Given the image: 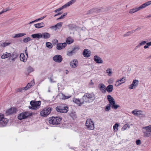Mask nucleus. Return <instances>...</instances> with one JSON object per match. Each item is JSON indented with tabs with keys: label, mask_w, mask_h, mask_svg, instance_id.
Segmentation results:
<instances>
[{
	"label": "nucleus",
	"mask_w": 151,
	"mask_h": 151,
	"mask_svg": "<svg viewBox=\"0 0 151 151\" xmlns=\"http://www.w3.org/2000/svg\"><path fill=\"white\" fill-rule=\"evenodd\" d=\"M31 36L33 38H38L40 39L42 38L41 33H37L34 34H32L31 35Z\"/></svg>",
	"instance_id": "25"
},
{
	"label": "nucleus",
	"mask_w": 151,
	"mask_h": 151,
	"mask_svg": "<svg viewBox=\"0 0 151 151\" xmlns=\"http://www.w3.org/2000/svg\"><path fill=\"white\" fill-rule=\"evenodd\" d=\"M113 86L111 85H109L106 88V91L109 93H111L113 90Z\"/></svg>",
	"instance_id": "27"
},
{
	"label": "nucleus",
	"mask_w": 151,
	"mask_h": 151,
	"mask_svg": "<svg viewBox=\"0 0 151 151\" xmlns=\"http://www.w3.org/2000/svg\"><path fill=\"white\" fill-rule=\"evenodd\" d=\"M24 90V88H19L17 90V91L19 92H22V91Z\"/></svg>",
	"instance_id": "53"
},
{
	"label": "nucleus",
	"mask_w": 151,
	"mask_h": 151,
	"mask_svg": "<svg viewBox=\"0 0 151 151\" xmlns=\"http://www.w3.org/2000/svg\"><path fill=\"white\" fill-rule=\"evenodd\" d=\"M63 24V23L62 22H59L56 24V25L58 27H61Z\"/></svg>",
	"instance_id": "51"
},
{
	"label": "nucleus",
	"mask_w": 151,
	"mask_h": 151,
	"mask_svg": "<svg viewBox=\"0 0 151 151\" xmlns=\"http://www.w3.org/2000/svg\"><path fill=\"white\" fill-rule=\"evenodd\" d=\"M95 99L94 93H85L82 97V101L83 102L90 103L92 102Z\"/></svg>",
	"instance_id": "1"
},
{
	"label": "nucleus",
	"mask_w": 151,
	"mask_h": 151,
	"mask_svg": "<svg viewBox=\"0 0 151 151\" xmlns=\"http://www.w3.org/2000/svg\"><path fill=\"white\" fill-rule=\"evenodd\" d=\"M48 119L50 124L54 125H58L61 123L62 118L60 116H52L50 117Z\"/></svg>",
	"instance_id": "2"
},
{
	"label": "nucleus",
	"mask_w": 151,
	"mask_h": 151,
	"mask_svg": "<svg viewBox=\"0 0 151 151\" xmlns=\"http://www.w3.org/2000/svg\"><path fill=\"white\" fill-rule=\"evenodd\" d=\"M24 88L25 91H26V90H28V89H29V88H28V86H27H27H26V87Z\"/></svg>",
	"instance_id": "58"
},
{
	"label": "nucleus",
	"mask_w": 151,
	"mask_h": 151,
	"mask_svg": "<svg viewBox=\"0 0 151 151\" xmlns=\"http://www.w3.org/2000/svg\"><path fill=\"white\" fill-rule=\"evenodd\" d=\"M50 28L51 29H54L55 28V27H54V26H52Z\"/></svg>",
	"instance_id": "64"
},
{
	"label": "nucleus",
	"mask_w": 151,
	"mask_h": 151,
	"mask_svg": "<svg viewBox=\"0 0 151 151\" xmlns=\"http://www.w3.org/2000/svg\"><path fill=\"white\" fill-rule=\"evenodd\" d=\"M31 39L30 37H27L24 38L23 40V42L24 43H26L29 41L31 40Z\"/></svg>",
	"instance_id": "43"
},
{
	"label": "nucleus",
	"mask_w": 151,
	"mask_h": 151,
	"mask_svg": "<svg viewBox=\"0 0 151 151\" xmlns=\"http://www.w3.org/2000/svg\"><path fill=\"white\" fill-rule=\"evenodd\" d=\"M27 86H28V88H30L31 87V86H32V85L30 83H28L27 85Z\"/></svg>",
	"instance_id": "57"
},
{
	"label": "nucleus",
	"mask_w": 151,
	"mask_h": 151,
	"mask_svg": "<svg viewBox=\"0 0 151 151\" xmlns=\"http://www.w3.org/2000/svg\"><path fill=\"white\" fill-rule=\"evenodd\" d=\"M11 54L10 53L6 52L5 53H3L1 56V58L2 59H5L8 58L9 57L11 56Z\"/></svg>",
	"instance_id": "28"
},
{
	"label": "nucleus",
	"mask_w": 151,
	"mask_h": 151,
	"mask_svg": "<svg viewBox=\"0 0 151 151\" xmlns=\"http://www.w3.org/2000/svg\"><path fill=\"white\" fill-rule=\"evenodd\" d=\"M62 13H60V12L58 13L57 14H55V15H54V17H56V16H58V15H60L61 14H62Z\"/></svg>",
	"instance_id": "59"
},
{
	"label": "nucleus",
	"mask_w": 151,
	"mask_h": 151,
	"mask_svg": "<svg viewBox=\"0 0 151 151\" xmlns=\"http://www.w3.org/2000/svg\"><path fill=\"white\" fill-rule=\"evenodd\" d=\"M8 121V119H7L4 118V116L1 119L0 121V124L3 126H4L7 124Z\"/></svg>",
	"instance_id": "18"
},
{
	"label": "nucleus",
	"mask_w": 151,
	"mask_h": 151,
	"mask_svg": "<svg viewBox=\"0 0 151 151\" xmlns=\"http://www.w3.org/2000/svg\"><path fill=\"white\" fill-rule=\"evenodd\" d=\"M128 127L129 128L130 127V126H129L128 124H125L123 127H122V131H124L126 129L127 127Z\"/></svg>",
	"instance_id": "41"
},
{
	"label": "nucleus",
	"mask_w": 151,
	"mask_h": 151,
	"mask_svg": "<svg viewBox=\"0 0 151 151\" xmlns=\"http://www.w3.org/2000/svg\"><path fill=\"white\" fill-rule=\"evenodd\" d=\"M119 126V125L118 123H116L114 125L113 127V129L115 132H116L118 130V127Z\"/></svg>",
	"instance_id": "36"
},
{
	"label": "nucleus",
	"mask_w": 151,
	"mask_h": 151,
	"mask_svg": "<svg viewBox=\"0 0 151 151\" xmlns=\"http://www.w3.org/2000/svg\"><path fill=\"white\" fill-rule=\"evenodd\" d=\"M139 81L138 80H134L132 82V83L129 86V88L132 89L134 88H136L138 85Z\"/></svg>",
	"instance_id": "14"
},
{
	"label": "nucleus",
	"mask_w": 151,
	"mask_h": 151,
	"mask_svg": "<svg viewBox=\"0 0 151 151\" xmlns=\"http://www.w3.org/2000/svg\"><path fill=\"white\" fill-rule=\"evenodd\" d=\"M32 113H30L27 112L22 113L19 114L18 116L19 119L22 120L23 119H26L28 117L32 116Z\"/></svg>",
	"instance_id": "8"
},
{
	"label": "nucleus",
	"mask_w": 151,
	"mask_h": 151,
	"mask_svg": "<svg viewBox=\"0 0 151 151\" xmlns=\"http://www.w3.org/2000/svg\"><path fill=\"white\" fill-rule=\"evenodd\" d=\"M65 8V6L64 5H63L61 7H60V8L56 9L54 11L55 12H57L60 11L61 10Z\"/></svg>",
	"instance_id": "42"
},
{
	"label": "nucleus",
	"mask_w": 151,
	"mask_h": 151,
	"mask_svg": "<svg viewBox=\"0 0 151 151\" xmlns=\"http://www.w3.org/2000/svg\"><path fill=\"white\" fill-rule=\"evenodd\" d=\"M79 49L80 48L79 46H76L72 49L71 51L68 52L67 55L69 56L72 55L73 54L76 53Z\"/></svg>",
	"instance_id": "11"
},
{
	"label": "nucleus",
	"mask_w": 151,
	"mask_h": 151,
	"mask_svg": "<svg viewBox=\"0 0 151 151\" xmlns=\"http://www.w3.org/2000/svg\"><path fill=\"white\" fill-rule=\"evenodd\" d=\"M68 27L70 30H73L76 28V26L73 24H70L67 25Z\"/></svg>",
	"instance_id": "31"
},
{
	"label": "nucleus",
	"mask_w": 151,
	"mask_h": 151,
	"mask_svg": "<svg viewBox=\"0 0 151 151\" xmlns=\"http://www.w3.org/2000/svg\"><path fill=\"white\" fill-rule=\"evenodd\" d=\"M94 60L97 63H102L103 61L101 58L97 55H95L94 57Z\"/></svg>",
	"instance_id": "20"
},
{
	"label": "nucleus",
	"mask_w": 151,
	"mask_h": 151,
	"mask_svg": "<svg viewBox=\"0 0 151 151\" xmlns=\"http://www.w3.org/2000/svg\"><path fill=\"white\" fill-rule=\"evenodd\" d=\"M45 16H43V17H40V18H38V19H36V21H37V22L38 21H39L40 20H42L44 18H45Z\"/></svg>",
	"instance_id": "55"
},
{
	"label": "nucleus",
	"mask_w": 151,
	"mask_h": 151,
	"mask_svg": "<svg viewBox=\"0 0 151 151\" xmlns=\"http://www.w3.org/2000/svg\"><path fill=\"white\" fill-rule=\"evenodd\" d=\"M71 116L73 118V119H75L77 117L76 115L74 113L71 114Z\"/></svg>",
	"instance_id": "50"
},
{
	"label": "nucleus",
	"mask_w": 151,
	"mask_h": 151,
	"mask_svg": "<svg viewBox=\"0 0 151 151\" xmlns=\"http://www.w3.org/2000/svg\"><path fill=\"white\" fill-rule=\"evenodd\" d=\"M11 56L13 58H17L18 55L17 53H14L11 54Z\"/></svg>",
	"instance_id": "46"
},
{
	"label": "nucleus",
	"mask_w": 151,
	"mask_h": 151,
	"mask_svg": "<svg viewBox=\"0 0 151 151\" xmlns=\"http://www.w3.org/2000/svg\"><path fill=\"white\" fill-rule=\"evenodd\" d=\"M83 54L84 57L88 58L90 56L91 52L88 49H85L83 51Z\"/></svg>",
	"instance_id": "21"
},
{
	"label": "nucleus",
	"mask_w": 151,
	"mask_h": 151,
	"mask_svg": "<svg viewBox=\"0 0 151 151\" xmlns=\"http://www.w3.org/2000/svg\"><path fill=\"white\" fill-rule=\"evenodd\" d=\"M141 29V28L140 27H138L137 29H136L135 30H132V31L133 32V33L136 32L137 31H139Z\"/></svg>",
	"instance_id": "56"
},
{
	"label": "nucleus",
	"mask_w": 151,
	"mask_h": 151,
	"mask_svg": "<svg viewBox=\"0 0 151 151\" xmlns=\"http://www.w3.org/2000/svg\"><path fill=\"white\" fill-rule=\"evenodd\" d=\"M76 0H71L70 1L68 2L66 4H65L64 5L65 8L73 4L76 1Z\"/></svg>",
	"instance_id": "29"
},
{
	"label": "nucleus",
	"mask_w": 151,
	"mask_h": 151,
	"mask_svg": "<svg viewBox=\"0 0 151 151\" xmlns=\"http://www.w3.org/2000/svg\"><path fill=\"white\" fill-rule=\"evenodd\" d=\"M73 42V40L71 37H69L66 40V43L68 44H70L72 43Z\"/></svg>",
	"instance_id": "33"
},
{
	"label": "nucleus",
	"mask_w": 151,
	"mask_h": 151,
	"mask_svg": "<svg viewBox=\"0 0 151 151\" xmlns=\"http://www.w3.org/2000/svg\"><path fill=\"white\" fill-rule=\"evenodd\" d=\"M136 143L137 145H140L141 143V141L139 139H137L136 141Z\"/></svg>",
	"instance_id": "49"
},
{
	"label": "nucleus",
	"mask_w": 151,
	"mask_h": 151,
	"mask_svg": "<svg viewBox=\"0 0 151 151\" xmlns=\"http://www.w3.org/2000/svg\"><path fill=\"white\" fill-rule=\"evenodd\" d=\"M28 71L29 73H31L34 71L33 69L31 67H29L28 68Z\"/></svg>",
	"instance_id": "48"
},
{
	"label": "nucleus",
	"mask_w": 151,
	"mask_h": 151,
	"mask_svg": "<svg viewBox=\"0 0 151 151\" xmlns=\"http://www.w3.org/2000/svg\"><path fill=\"white\" fill-rule=\"evenodd\" d=\"M67 14V13H65L63 14V15H61L60 17H59L57 19V20L58 19H63L64 18V17L66 16Z\"/></svg>",
	"instance_id": "45"
},
{
	"label": "nucleus",
	"mask_w": 151,
	"mask_h": 151,
	"mask_svg": "<svg viewBox=\"0 0 151 151\" xmlns=\"http://www.w3.org/2000/svg\"><path fill=\"white\" fill-rule=\"evenodd\" d=\"M46 45L47 47L49 49L52 48L53 47L51 43L49 42H47L46 43Z\"/></svg>",
	"instance_id": "35"
},
{
	"label": "nucleus",
	"mask_w": 151,
	"mask_h": 151,
	"mask_svg": "<svg viewBox=\"0 0 151 151\" xmlns=\"http://www.w3.org/2000/svg\"><path fill=\"white\" fill-rule=\"evenodd\" d=\"M30 104L31 106H29V109H31L36 110L40 108L41 102L40 101H32L30 102Z\"/></svg>",
	"instance_id": "5"
},
{
	"label": "nucleus",
	"mask_w": 151,
	"mask_h": 151,
	"mask_svg": "<svg viewBox=\"0 0 151 151\" xmlns=\"http://www.w3.org/2000/svg\"><path fill=\"white\" fill-rule=\"evenodd\" d=\"M16 111V108H11L10 109L7 110L6 113L8 114H10L15 113Z\"/></svg>",
	"instance_id": "24"
},
{
	"label": "nucleus",
	"mask_w": 151,
	"mask_h": 151,
	"mask_svg": "<svg viewBox=\"0 0 151 151\" xmlns=\"http://www.w3.org/2000/svg\"><path fill=\"white\" fill-rule=\"evenodd\" d=\"M17 58H13L12 59V60L13 61H14L15 60V59Z\"/></svg>",
	"instance_id": "63"
},
{
	"label": "nucleus",
	"mask_w": 151,
	"mask_h": 151,
	"mask_svg": "<svg viewBox=\"0 0 151 151\" xmlns=\"http://www.w3.org/2000/svg\"><path fill=\"white\" fill-rule=\"evenodd\" d=\"M58 43V41L56 39H55L53 41H52V43L53 44L55 45Z\"/></svg>",
	"instance_id": "54"
},
{
	"label": "nucleus",
	"mask_w": 151,
	"mask_h": 151,
	"mask_svg": "<svg viewBox=\"0 0 151 151\" xmlns=\"http://www.w3.org/2000/svg\"><path fill=\"white\" fill-rule=\"evenodd\" d=\"M142 111L140 110H134L132 111V113L134 115L138 116H145L144 114H142Z\"/></svg>",
	"instance_id": "13"
},
{
	"label": "nucleus",
	"mask_w": 151,
	"mask_h": 151,
	"mask_svg": "<svg viewBox=\"0 0 151 151\" xmlns=\"http://www.w3.org/2000/svg\"><path fill=\"white\" fill-rule=\"evenodd\" d=\"M42 38L44 39L49 38L51 36L50 34L47 32L42 33H41Z\"/></svg>",
	"instance_id": "23"
},
{
	"label": "nucleus",
	"mask_w": 151,
	"mask_h": 151,
	"mask_svg": "<svg viewBox=\"0 0 151 151\" xmlns=\"http://www.w3.org/2000/svg\"><path fill=\"white\" fill-rule=\"evenodd\" d=\"M52 109V108L51 107L44 108L40 113L41 116L44 117L47 116L51 113Z\"/></svg>",
	"instance_id": "7"
},
{
	"label": "nucleus",
	"mask_w": 151,
	"mask_h": 151,
	"mask_svg": "<svg viewBox=\"0 0 151 151\" xmlns=\"http://www.w3.org/2000/svg\"><path fill=\"white\" fill-rule=\"evenodd\" d=\"M107 99L109 102V104H110V105L111 106V107L113 109H116L120 107L119 105L115 104L114 99L110 95H108L107 96Z\"/></svg>",
	"instance_id": "4"
},
{
	"label": "nucleus",
	"mask_w": 151,
	"mask_h": 151,
	"mask_svg": "<svg viewBox=\"0 0 151 151\" xmlns=\"http://www.w3.org/2000/svg\"><path fill=\"white\" fill-rule=\"evenodd\" d=\"M82 98L79 100V99H74L73 100V101L75 103L77 104L78 106H81L82 104H84L85 102H83V101L82 102Z\"/></svg>",
	"instance_id": "22"
},
{
	"label": "nucleus",
	"mask_w": 151,
	"mask_h": 151,
	"mask_svg": "<svg viewBox=\"0 0 151 151\" xmlns=\"http://www.w3.org/2000/svg\"><path fill=\"white\" fill-rule=\"evenodd\" d=\"M143 136L145 137H148L151 136V131L148 126L142 128Z\"/></svg>",
	"instance_id": "6"
},
{
	"label": "nucleus",
	"mask_w": 151,
	"mask_h": 151,
	"mask_svg": "<svg viewBox=\"0 0 151 151\" xmlns=\"http://www.w3.org/2000/svg\"><path fill=\"white\" fill-rule=\"evenodd\" d=\"M53 60L55 62L60 63L62 62L63 58L61 55H57L53 57Z\"/></svg>",
	"instance_id": "12"
},
{
	"label": "nucleus",
	"mask_w": 151,
	"mask_h": 151,
	"mask_svg": "<svg viewBox=\"0 0 151 151\" xmlns=\"http://www.w3.org/2000/svg\"><path fill=\"white\" fill-rule=\"evenodd\" d=\"M146 45H147L148 47L151 45V44L150 42L146 43Z\"/></svg>",
	"instance_id": "61"
},
{
	"label": "nucleus",
	"mask_w": 151,
	"mask_h": 151,
	"mask_svg": "<svg viewBox=\"0 0 151 151\" xmlns=\"http://www.w3.org/2000/svg\"><path fill=\"white\" fill-rule=\"evenodd\" d=\"M10 44V43H9V42H7V43H6V42H4V43H3L2 45V46L4 47H5L7 46H8Z\"/></svg>",
	"instance_id": "47"
},
{
	"label": "nucleus",
	"mask_w": 151,
	"mask_h": 151,
	"mask_svg": "<svg viewBox=\"0 0 151 151\" xmlns=\"http://www.w3.org/2000/svg\"><path fill=\"white\" fill-rule=\"evenodd\" d=\"M151 4V1H147L141 5L137 8H133L131 9L129 11L130 14H133L139 10L145 8L146 6Z\"/></svg>",
	"instance_id": "3"
},
{
	"label": "nucleus",
	"mask_w": 151,
	"mask_h": 151,
	"mask_svg": "<svg viewBox=\"0 0 151 151\" xmlns=\"http://www.w3.org/2000/svg\"><path fill=\"white\" fill-rule=\"evenodd\" d=\"M98 87L100 90L103 93H105L106 92V86L103 83H100L99 84Z\"/></svg>",
	"instance_id": "19"
},
{
	"label": "nucleus",
	"mask_w": 151,
	"mask_h": 151,
	"mask_svg": "<svg viewBox=\"0 0 151 151\" xmlns=\"http://www.w3.org/2000/svg\"><path fill=\"white\" fill-rule=\"evenodd\" d=\"M24 53H21L20 55V59L21 61H23L24 62H25L27 61V59H25L24 58Z\"/></svg>",
	"instance_id": "30"
},
{
	"label": "nucleus",
	"mask_w": 151,
	"mask_h": 151,
	"mask_svg": "<svg viewBox=\"0 0 151 151\" xmlns=\"http://www.w3.org/2000/svg\"><path fill=\"white\" fill-rule=\"evenodd\" d=\"M125 79L124 77H123L122 78V79H120V80L117 81L116 82V83H119V84H118V86H119L121 84L125 82Z\"/></svg>",
	"instance_id": "32"
},
{
	"label": "nucleus",
	"mask_w": 151,
	"mask_h": 151,
	"mask_svg": "<svg viewBox=\"0 0 151 151\" xmlns=\"http://www.w3.org/2000/svg\"><path fill=\"white\" fill-rule=\"evenodd\" d=\"M101 10V9H98L97 8H93L88 11L87 13V14H92L94 13H98Z\"/></svg>",
	"instance_id": "16"
},
{
	"label": "nucleus",
	"mask_w": 151,
	"mask_h": 151,
	"mask_svg": "<svg viewBox=\"0 0 151 151\" xmlns=\"http://www.w3.org/2000/svg\"><path fill=\"white\" fill-rule=\"evenodd\" d=\"M11 10V9H10L9 7H7L6 9L2 10L1 12H0V15L2 14L3 13H4L5 12H6L10 10Z\"/></svg>",
	"instance_id": "38"
},
{
	"label": "nucleus",
	"mask_w": 151,
	"mask_h": 151,
	"mask_svg": "<svg viewBox=\"0 0 151 151\" xmlns=\"http://www.w3.org/2000/svg\"><path fill=\"white\" fill-rule=\"evenodd\" d=\"M62 99H68L70 97V96H66L63 93H62Z\"/></svg>",
	"instance_id": "44"
},
{
	"label": "nucleus",
	"mask_w": 151,
	"mask_h": 151,
	"mask_svg": "<svg viewBox=\"0 0 151 151\" xmlns=\"http://www.w3.org/2000/svg\"><path fill=\"white\" fill-rule=\"evenodd\" d=\"M133 33V32L132 31H129L127 32L126 34H124V37L128 36Z\"/></svg>",
	"instance_id": "39"
},
{
	"label": "nucleus",
	"mask_w": 151,
	"mask_h": 151,
	"mask_svg": "<svg viewBox=\"0 0 151 151\" xmlns=\"http://www.w3.org/2000/svg\"><path fill=\"white\" fill-rule=\"evenodd\" d=\"M35 27L36 28H39L45 26V24L43 22L37 23L34 24Z\"/></svg>",
	"instance_id": "26"
},
{
	"label": "nucleus",
	"mask_w": 151,
	"mask_h": 151,
	"mask_svg": "<svg viewBox=\"0 0 151 151\" xmlns=\"http://www.w3.org/2000/svg\"><path fill=\"white\" fill-rule=\"evenodd\" d=\"M111 106L110 105V104H108L105 108V111H109L111 109Z\"/></svg>",
	"instance_id": "37"
},
{
	"label": "nucleus",
	"mask_w": 151,
	"mask_h": 151,
	"mask_svg": "<svg viewBox=\"0 0 151 151\" xmlns=\"http://www.w3.org/2000/svg\"><path fill=\"white\" fill-rule=\"evenodd\" d=\"M54 26V27H55V30H56L57 29H59V27H58V26H57L56 24Z\"/></svg>",
	"instance_id": "60"
},
{
	"label": "nucleus",
	"mask_w": 151,
	"mask_h": 151,
	"mask_svg": "<svg viewBox=\"0 0 151 151\" xmlns=\"http://www.w3.org/2000/svg\"><path fill=\"white\" fill-rule=\"evenodd\" d=\"M86 125L88 129L93 130L94 128V123L91 119H88L86 123Z\"/></svg>",
	"instance_id": "10"
},
{
	"label": "nucleus",
	"mask_w": 151,
	"mask_h": 151,
	"mask_svg": "<svg viewBox=\"0 0 151 151\" xmlns=\"http://www.w3.org/2000/svg\"><path fill=\"white\" fill-rule=\"evenodd\" d=\"M146 43V41H143L139 44V46H142V45H144L145 43Z\"/></svg>",
	"instance_id": "52"
},
{
	"label": "nucleus",
	"mask_w": 151,
	"mask_h": 151,
	"mask_svg": "<svg viewBox=\"0 0 151 151\" xmlns=\"http://www.w3.org/2000/svg\"><path fill=\"white\" fill-rule=\"evenodd\" d=\"M66 45L67 44L66 42L59 43L57 45L56 48L58 50H60L64 48Z\"/></svg>",
	"instance_id": "15"
},
{
	"label": "nucleus",
	"mask_w": 151,
	"mask_h": 151,
	"mask_svg": "<svg viewBox=\"0 0 151 151\" xmlns=\"http://www.w3.org/2000/svg\"><path fill=\"white\" fill-rule=\"evenodd\" d=\"M78 64V60L77 59H74L70 62V65L71 68H75L77 67Z\"/></svg>",
	"instance_id": "17"
},
{
	"label": "nucleus",
	"mask_w": 151,
	"mask_h": 151,
	"mask_svg": "<svg viewBox=\"0 0 151 151\" xmlns=\"http://www.w3.org/2000/svg\"><path fill=\"white\" fill-rule=\"evenodd\" d=\"M149 47L147 45H145L144 46V48L145 49H147V48H148Z\"/></svg>",
	"instance_id": "62"
},
{
	"label": "nucleus",
	"mask_w": 151,
	"mask_h": 151,
	"mask_svg": "<svg viewBox=\"0 0 151 151\" xmlns=\"http://www.w3.org/2000/svg\"><path fill=\"white\" fill-rule=\"evenodd\" d=\"M26 34L25 33H19L17 34H16L13 37V38H16L19 37H22L26 35Z\"/></svg>",
	"instance_id": "34"
},
{
	"label": "nucleus",
	"mask_w": 151,
	"mask_h": 151,
	"mask_svg": "<svg viewBox=\"0 0 151 151\" xmlns=\"http://www.w3.org/2000/svg\"><path fill=\"white\" fill-rule=\"evenodd\" d=\"M55 109L58 112L66 113L68 111V107L66 106H57Z\"/></svg>",
	"instance_id": "9"
},
{
	"label": "nucleus",
	"mask_w": 151,
	"mask_h": 151,
	"mask_svg": "<svg viewBox=\"0 0 151 151\" xmlns=\"http://www.w3.org/2000/svg\"><path fill=\"white\" fill-rule=\"evenodd\" d=\"M111 70V69L109 68L107 69L106 70V73L108 74V75L109 76H110L112 73V72Z\"/></svg>",
	"instance_id": "40"
}]
</instances>
